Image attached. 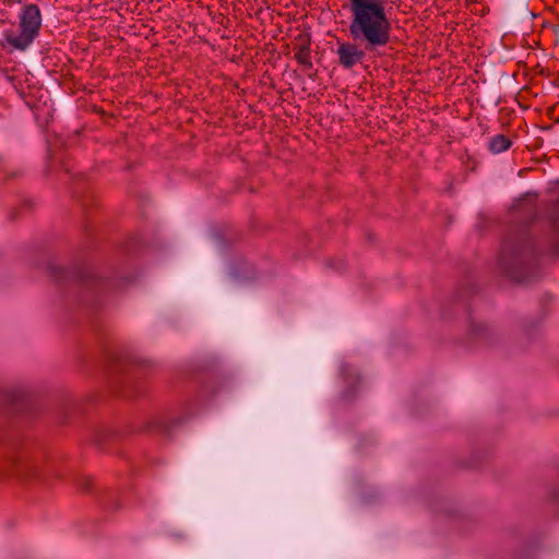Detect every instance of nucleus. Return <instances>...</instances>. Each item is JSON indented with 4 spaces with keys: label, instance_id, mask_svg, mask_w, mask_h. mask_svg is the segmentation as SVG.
I'll return each mask as SVG.
<instances>
[{
    "label": "nucleus",
    "instance_id": "423d86ee",
    "mask_svg": "<svg viewBox=\"0 0 559 559\" xmlns=\"http://www.w3.org/2000/svg\"><path fill=\"white\" fill-rule=\"evenodd\" d=\"M510 146H511V141L502 134H498V135L493 136L489 142V150L493 154H499V153L506 152L507 150L510 148Z\"/></svg>",
    "mask_w": 559,
    "mask_h": 559
},
{
    "label": "nucleus",
    "instance_id": "20e7f679",
    "mask_svg": "<svg viewBox=\"0 0 559 559\" xmlns=\"http://www.w3.org/2000/svg\"><path fill=\"white\" fill-rule=\"evenodd\" d=\"M335 53L338 63L346 70L360 64L365 57V50L356 43L350 40H337Z\"/></svg>",
    "mask_w": 559,
    "mask_h": 559
},
{
    "label": "nucleus",
    "instance_id": "39448f33",
    "mask_svg": "<svg viewBox=\"0 0 559 559\" xmlns=\"http://www.w3.org/2000/svg\"><path fill=\"white\" fill-rule=\"evenodd\" d=\"M296 61L302 67L312 68L311 50L308 44L299 45L295 51Z\"/></svg>",
    "mask_w": 559,
    "mask_h": 559
},
{
    "label": "nucleus",
    "instance_id": "7ed1b4c3",
    "mask_svg": "<svg viewBox=\"0 0 559 559\" xmlns=\"http://www.w3.org/2000/svg\"><path fill=\"white\" fill-rule=\"evenodd\" d=\"M13 473L28 481L48 483L53 473L51 464L38 460L19 459L13 462Z\"/></svg>",
    "mask_w": 559,
    "mask_h": 559
},
{
    "label": "nucleus",
    "instance_id": "f257e3e1",
    "mask_svg": "<svg viewBox=\"0 0 559 559\" xmlns=\"http://www.w3.org/2000/svg\"><path fill=\"white\" fill-rule=\"evenodd\" d=\"M348 31L352 38L372 50L390 40L391 20L385 0H348Z\"/></svg>",
    "mask_w": 559,
    "mask_h": 559
},
{
    "label": "nucleus",
    "instance_id": "f03ea898",
    "mask_svg": "<svg viewBox=\"0 0 559 559\" xmlns=\"http://www.w3.org/2000/svg\"><path fill=\"white\" fill-rule=\"evenodd\" d=\"M17 17L19 32H7L5 39L12 47L25 50L39 33L41 25L40 10L36 4H27L22 8Z\"/></svg>",
    "mask_w": 559,
    "mask_h": 559
}]
</instances>
